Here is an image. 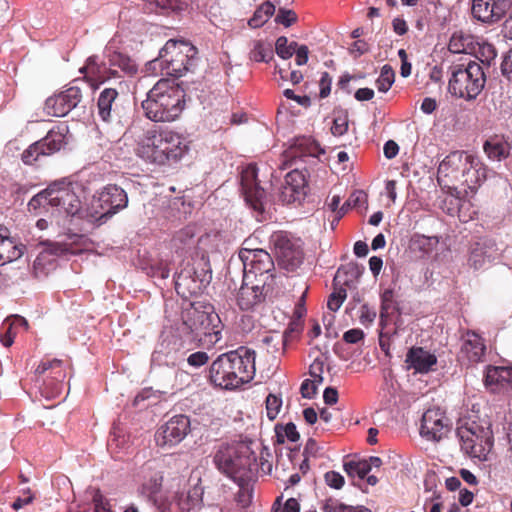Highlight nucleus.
Listing matches in <instances>:
<instances>
[{
  "label": "nucleus",
  "mask_w": 512,
  "mask_h": 512,
  "mask_svg": "<svg viewBox=\"0 0 512 512\" xmlns=\"http://www.w3.org/2000/svg\"><path fill=\"white\" fill-rule=\"evenodd\" d=\"M189 149V141L177 131L152 127L137 140L136 154L146 162L164 166L179 162Z\"/></svg>",
  "instance_id": "1"
},
{
  "label": "nucleus",
  "mask_w": 512,
  "mask_h": 512,
  "mask_svg": "<svg viewBox=\"0 0 512 512\" xmlns=\"http://www.w3.org/2000/svg\"><path fill=\"white\" fill-rule=\"evenodd\" d=\"M141 106L145 116L153 122H175L186 107L185 89L174 79L161 78L148 91Z\"/></svg>",
  "instance_id": "2"
},
{
  "label": "nucleus",
  "mask_w": 512,
  "mask_h": 512,
  "mask_svg": "<svg viewBox=\"0 0 512 512\" xmlns=\"http://www.w3.org/2000/svg\"><path fill=\"white\" fill-rule=\"evenodd\" d=\"M487 169L476 155L454 152L448 155L438 167V181L449 178L459 183L466 191L474 190L486 179Z\"/></svg>",
  "instance_id": "3"
},
{
  "label": "nucleus",
  "mask_w": 512,
  "mask_h": 512,
  "mask_svg": "<svg viewBox=\"0 0 512 512\" xmlns=\"http://www.w3.org/2000/svg\"><path fill=\"white\" fill-rule=\"evenodd\" d=\"M197 55V48L190 42L169 39L152 63L158 64L162 73L179 78L187 72H194L199 61Z\"/></svg>",
  "instance_id": "4"
},
{
  "label": "nucleus",
  "mask_w": 512,
  "mask_h": 512,
  "mask_svg": "<svg viewBox=\"0 0 512 512\" xmlns=\"http://www.w3.org/2000/svg\"><path fill=\"white\" fill-rule=\"evenodd\" d=\"M457 436L461 449L469 456L486 460L494 443L491 423L486 419L467 417L460 420Z\"/></svg>",
  "instance_id": "5"
},
{
  "label": "nucleus",
  "mask_w": 512,
  "mask_h": 512,
  "mask_svg": "<svg viewBox=\"0 0 512 512\" xmlns=\"http://www.w3.org/2000/svg\"><path fill=\"white\" fill-rule=\"evenodd\" d=\"M450 71L448 90L453 96L472 100L483 90L486 77L482 66L476 61L454 64Z\"/></svg>",
  "instance_id": "6"
},
{
  "label": "nucleus",
  "mask_w": 512,
  "mask_h": 512,
  "mask_svg": "<svg viewBox=\"0 0 512 512\" xmlns=\"http://www.w3.org/2000/svg\"><path fill=\"white\" fill-rule=\"evenodd\" d=\"M226 390L237 389L255 376V351L241 346L226 352Z\"/></svg>",
  "instance_id": "7"
},
{
  "label": "nucleus",
  "mask_w": 512,
  "mask_h": 512,
  "mask_svg": "<svg viewBox=\"0 0 512 512\" xmlns=\"http://www.w3.org/2000/svg\"><path fill=\"white\" fill-rule=\"evenodd\" d=\"M41 381V393L46 398H54L62 392L63 380L66 377L64 362L60 359H43L35 370Z\"/></svg>",
  "instance_id": "8"
},
{
  "label": "nucleus",
  "mask_w": 512,
  "mask_h": 512,
  "mask_svg": "<svg viewBox=\"0 0 512 512\" xmlns=\"http://www.w3.org/2000/svg\"><path fill=\"white\" fill-rule=\"evenodd\" d=\"M271 242L279 265L287 271H295L303 262L300 240L293 239L287 232L278 231L271 235Z\"/></svg>",
  "instance_id": "9"
},
{
  "label": "nucleus",
  "mask_w": 512,
  "mask_h": 512,
  "mask_svg": "<svg viewBox=\"0 0 512 512\" xmlns=\"http://www.w3.org/2000/svg\"><path fill=\"white\" fill-rule=\"evenodd\" d=\"M79 79H75L66 89L48 97L44 104V111L49 116L64 117L75 109L83 99L82 88L78 85Z\"/></svg>",
  "instance_id": "10"
},
{
  "label": "nucleus",
  "mask_w": 512,
  "mask_h": 512,
  "mask_svg": "<svg viewBox=\"0 0 512 512\" xmlns=\"http://www.w3.org/2000/svg\"><path fill=\"white\" fill-rule=\"evenodd\" d=\"M143 473L144 482L142 484V493L147 496L161 512L171 511L173 503H167V500L163 499L160 494L164 477L159 463L156 461L146 462L143 466Z\"/></svg>",
  "instance_id": "11"
},
{
  "label": "nucleus",
  "mask_w": 512,
  "mask_h": 512,
  "mask_svg": "<svg viewBox=\"0 0 512 512\" xmlns=\"http://www.w3.org/2000/svg\"><path fill=\"white\" fill-rule=\"evenodd\" d=\"M240 186L246 203L258 214L264 212L265 191L257 179V167L249 164L240 172Z\"/></svg>",
  "instance_id": "12"
},
{
  "label": "nucleus",
  "mask_w": 512,
  "mask_h": 512,
  "mask_svg": "<svg viewBox=\"0 0 512 512\" xmlns=\"http://www.w3.org/2000/svg\"><path fill=\"white\" fill-rule=\"evenodd\" d=\"M210 276L208 272L201 269L199 272L197 268L189 264L184 267L175 278V290L178 295L183 298H188L192 295L201 293L203 288L209 282Z\"/></svg>",
  "instance_id": "13"
},
{
  "label": "nucleus",
  "mask_w": 512,
  "mask_h": 512,
  "mask_svg": "<svg viewBox=\"0 0 512 512\" xmlns=\"http://www.w3.org/2000/svg\"><path fill=\"white\" fill-rule=\"evenodd\" d=\"M50 206L56 207L67 215L81 212V200L75 193L71 183L58 182L50 185Z\"/></svg>",
  "instance_id": "14"
},
{
  "label": "nucleus",
  "mask_w": 512,
  "mask_h": 512,
  "mask_svg": "<svg viewBox=\"0 0 512 512\" xmlns=\"http://www.w3.org/2000/svg\"><path fill=\"white\" fill-rule=\"evenodd\" d=\"M450 421L440 408L426 410L421 419L420 435L428 441L438 442L446 436Z\"/></svg>",
  "instance_id": "15"
},
{
  "label": "nucleus",
  "mask_w": 512,
  "mask_h": 512,
  "mask_svg": "<svg viewBox=\"0 0 512 512\" xmlns=\"http://www.w3.org/2000/svg\"><path fill=\"white\" fill-rule=\"evenodd\" d=\"M189 428L190 421L187 416H174L156 432V444L163 448L175 446L185 438Z\"/></svg>",
  "instance_id": "16"
},
{
  "label": "nucleus",
  "mask_w": 512,
  "mask_h": 512,
  "mask_svg": "<svg viewBox=\"0 0 512 512\" xmlns=\"http://www.w3.org/2000/svg\"><path fill=\"white\" fill-rule=\"evenodd\" d=\"M512 0H472V16L485 24L500 21L511 8Z\"/></svg>",
  "instance_id": "17"
},
{
  "label": "nucleus",
  "mask_w": 512,
  "mask_h": 512,
  "mask_svg": "<svg viewBox=\"0 0 512 512\" xmlns=\"http://www.w3.org/2000/svg\"><path fill=\"white\" fill-rule=\"evenodd\" d=\"M220 320L218 315L213 312L212 306H196L192 304L183 314L184 324L191 332L210 333L216 325L215 321Z\"/></svg>",
  "instance_id": "18"
},
{
  "label": "nucleus",
  "mask_w": 512,
  "mask_h": 512,
  "mask_svg": "<svg viewBox=\"0 0 512 512\" xmlns=\"http://www.w3.org/2000/svg\"><path fill=\"white\" fill-rule=\"evenodd\" d=\"M79 71L93 89L99 88L101 84L111 79L122 77L118 70L109 68L107 62L101 61L97 55L88 57L85 65Z\"/></svg>",
  "instance_id": "19"
},
{
  "label": "nucleus",
  "mask_w": 512,
  "mask_h": 512,
  "mask_svg": "<svg viewBox=\"0 0 512 512\" xmlns=\"http://www.w3.org/2000/svg\"><path fill=\"white\" fill-rule=\"evenodd\" d=\"M226 476L234 484V487H229V490L234 495L235 503L240 508H247L251 504L253 494L248 470L241 468L233 473L231 463L226 459Z\"/></svg>",
  "instance_id": "20"
},
{
  "label": "nucleus",
  "mask_w": 512,
  "mask_h": 512,
  "mask_svg": "<svg viewBox=\"0 0 512 512\" xmlns=\"http://www.w3.org/2000/svg\"><path fill=\"white\" fill-rule=\"evenodd\" d=\"M485 353V341L478 333L468 330L462 335V344L458 356L461 361L478 363L483 361Z\"/></svg>",
  "instance_id": "21"
},
{
  "label": "nucleus",
  "mask_w": 512,
  "mask_h": 512,
  "mask_svg": "<svg viewBox=\"0 0 512 512\" xmlns=\"http://www.w3.org/2000/svg\"><path fill=\"white\" fill-rule=\"evenodd\" d=\"M98 202L103 203L104 210L108 213L110 219L120 210L127 207L128 196L121 187L108 185L98 194Z\"/></svg>",
  "instance_id": "22"
},
{
  "label": "nucleus",
  "mask_w": 512,
  "mask_h": 512,
  "mask_svg": "<svg viewBox=\"0 0 512 512\" xmlns=\"http://www.w3.org/2000/svg\"><path fill=\"white\" fill-rule=\"evenodd\" d=\"M405 363L408 370H414V373L426 374L433 370L437 364V357L422 347H411L407 354Z\"/></svg>",
  "instance_id": "23"
},
{
  "label": "nucleus",
  "mask_w": 512,
  "mask_h": 512,
  "mask_svg": "<svg viewBox=\"0 0 512 512\" xmlns=\"http://www.w3.org/2000/svg\"><path fill=\"white\" fill-rule=\"evenodd\" d=\"M104 57L109 68L116 69L123 76L134 77L138 73V65L128 54L107 46L104 51Z\"/></svg>",
  "instance_id": "24"
},
{
  "label": "nucleus",
  "mask_w": 512,
  "mask_h": 512,
  "mask_svg": "<svg viewBox=\"0 0 512 512\" xmlns=\"http://www.w3.org/2000/svg\"><path fill=\"white\" fill-rule=\"evenodd\" d=\"M306 187V176L296 167L285 176V185L282 190L283 200L288 203L299 200L301 196L305 195Z\"/></svg>",
  "instance_id": "25"
},
{
  "label": "nucleus",
  "mask_w": 512,
  "mask_h": 512,
  "mask_svg": "<svg viewBox=\"0 0 512 512\" xmlns=\"http://www.w3.org/2000/svg\"><path fill=\"white\" fill-rule=\"evenodd\" d=\"M248 266L244 259L243 251L238 255H232L226 266V285L229 290H236L238 284L245 282L248 277Z\"/></svg>",
  "instance_id": "26"
},
{
  "label": "nucleus",
  "mask_w": 512,
  "mask_h": 512,
  "mask_svg": "<svg viewBox=\"0 0 512 512\" xmlns=\"http://www.w3.org/2000/svg\"><path fill=\"white\" fill-rule=\"evenodd\" d=\"M244 259L249 266V273L263 275L269 273L274 268V262L270 254L262 249L248 250L243 249Z\"/></svg>",
  "instance_id": "27"
},
{
  "label": "nucleus",
  "mask_w": 512,
  "mask_h": 512,
  "mask_svg": "<svg viewBox=\"0 0 512 512\" xmlns=\"http://www.w3.org/2000/svg\"><path fill=\"white\" fill-rule=\"evenodd\" d=\"M118 97L119 93L115 88H105L100 92L97 99V113L103 122L110 123L117 116Z\"/></svg>",
  "instance_id": "28"
},
{
  "label": "nucleus",
  "mask_w": 512,
  "mask_h": 512,
  "mask_svg": "<svg viewBox=\"0 0 512 512\" xmlns=\"http://www.w3.org/2000/svg\"><path fill=\"white\" fill-rule=\"evenodd\" d=\"M67 133L68 126L61 124L50 129L45 137L38 140V143L46 156L53 155L66 145Z\"/></svg>",
  "instance_id": "29"
},
{
  "label": "nucleus",
  "mask_w": 512,
  "mask_h": 512,
  "mask_svg": "<svg viewBox=\"0 0 512 512\" xmlns=\"http://www.w3.org/2000/svg\"><path fill=\"white\" fill-rule=\"evenodd\" d=\"M498 255V249L496 248L495 241L491 239L484 240L476 245L471 250L468 263L475 270H478L484 266L486 261H491Z\"/></svg>",
  "instance_id": "30"
},
{
  "label": "nucleus",
  "mask_w": 512,
  "mask_h": 512,
  "mask_svg": "<svg viewBox=\"0 0 512 512\" xmlns=\"http://www.w3.org/2000/svg\"><path fill=\"white\" fill-rule=\"evenodd\" d=\"M320 148L318 144L307 137L297 138L294 144L286 151V157L292 164H296L298 160L304 161V158H316Z\"/></svg>",
  "instance_id": "31"
},
{
  "label": "nucleus",
  "mask_w": 512,
  "mask_h": 512,
  "mask_svg": "<svg viewBox=\"0 0 512 512\" xmlns=\"http://www.w3.org/2000/svg\"><path fill=\"white\" fill-rule=\"evenodd\" d=\"M484 383L491 391H498L512 384V366H488L484 376Z\"/></svg>",
  "instance_id": "32"
},
{
  "label": "nucleus",
  "mask_w": 512,
  "mask_h": 512,
  "mask_svg": "<svg viewBox=\"0 0 512 512\" xmlns=\"http://www.w3.org/2000/svg\"><path fill=\"white\" fill-rule=\"evenodd\" d=\"M263 291L259 285L248 286L246 282L240 284L236 301L240 309L249 310L263 300Z\"/></svg>",
  "instance_id": "33"
},
{
  "label": "nucleus",
  "mask_w": 512,
  "mask_h": 512,
  "mask_svg": "<svg viewBox=\"0 0 512 512\" xmlns=\"http://www.w3.org/2000/svg\"><path fill=\"white\" fill-rule=\"evenodd\" d=\"M483 150L490 160L500 162L509 156L511 146L503 136L493 135L484 142Z\"/></svg>",
  "instance_id": "34"
},
{
  "label": "nucleus",
  "mask_w": 512,
  "mask_h": 512,
  "mask_svg": "<svg viewBox=\"0 0 512 512\" xmlns=\"http://www.w3.org/2000/svg\"><path fill=\"white\" fill-rule=\"evenodd\" d=\"M477 38L463 31L454 32L450 38L448 49L455 54H472L475 52Z\"/></svg>",
  "instance_id": "35"
},
{
  "label": "nucleus",
  "mask_w": 512,
  "mask_h": 512,
  "mask_svg": "<svg viewBox=\"0 0 512 512\" xmlns=\"http://www.w3.org/2000/svg\"><path fill=\"white\" fill-rule=\"evenodd\" d=\"M24 250V245L16 243L0 231V266L19 259Z\"/></svg>",
  "instance_id": "36"
},
{
  "label": "nucleus",
  "mask_w": 512,
  "mask_h": 512,
  "mask_svg": "<svg viewBox=\"0 0 512 512\" xmlns=\"http://www.w3.org/2000/svg\"><path fill=\"white\" fill-rule=\"evenodd\" d=\"M200 495L201 493L199 490L194 488L193 492L189 491L185 498L180 496L173 501H167V503H173L172 510L168 512H174L176 510H179L180 512H194L196 508L200 507Z\"/></svg>",
  "instance_id": "37"
},
{
  "label": "nucleus",
  "mask_w": 512,
  "mask_h": 512,
  "mask_svg": "<svg viewBox=\"0 0 512 512\" xmlns=\"http://www.w3.org/2000/svg\"><path fill=\"white\" fill-rule=\"evenodd\" d=\"M398 337V330L395 326L384 325L381 321V330L379 333V346L385 356L391 358V348Z\"/></svg>",
  "instance_id": "38"
},
{
  "label": "nucleus",
  "mask_w": 512,
  "mask_h": 512,
  "mask_svg": "<svg viewBox=\"0 0 512 512\" xmlns=\"http://www.w3.org/2000/svg\"><path fill=\"white\" fill-rule=\"evenodd\" d=\"M274 12L275 6L270 2H265L256 9L253 16L249 19L248 25L251 28H259L269 20Z\"/></svg>",
  "instance_id": "39"
},
{
  "label": "nucleus",
  "mask_w": 512,
  "mask_h": 512,
  "mask_svg": "<svg viewBox=\"0 0 512 512\" xmlns=\"http://www.w3.org/2000/svg\"><path fill=\"white\" fill-rule=\"evenodd\" d=\"M91 222L98 223L99 225L106 223L109 220L108 213L104 210L103 203L98 202V196H94L83 216Z\"/></svg>",
  "instance_id": "40"
},
{
  "label": "nucleus",
  "mask_w": 512,
  "mask_h": 512,
  "mask_svg": "<svg viewBox=\"0 0 512 512\" xmlns=\"http://www.w3.org/2000/svg\"><path fill=\"white\" fill-rule=\"evenodd\" d=\"M249 58L255 62L268 63L273 59V49L270 43L255 41L249 53Z\"/></svg>",
  "instance_id": "41"
},
{
  "label": "nucleus",
  "mask_w": 512,
  "mask_h": 512,
  "mask_svg": "<svg viewBox=\"0 0 512 512\" xmlns=\"http://www.w3.org/2000/svg\"><path fill=\"white\" fill-rule=\"evenodd\" d=\"M471 55H474L481 63L490 66L494 62L497 52L492 44L477 40L475 52H472Z\"/></svg>",
  "instance_id": "42"
},
{
  "label": "nucleus",
  "mask_w": 512,
  "mask_h": 512,
  "mask_svg": "<svg viewBox=\"0 0 512 512\" xmlns=\"http://www.w3.org/2000/svg\"><path fill=\"white\" fill-rule=\"evenodd\" d=\"M342 269H338L336 276L334 278V291L329 295L327 301V307L331 311H337L347 297L346 289L343 287H336V281L339 278Z\"/></svg>",
  "instance_id": "43"
},
{
  "label": "nucleus",
  "mask_w": 512,
  "mask_h": 512,
  "mask_svg": "<svg viewBox=\"0 0 512 512\" xmlns=\"http://www.w3.org/2000/svg\"><path fill=\"white\" fill-rule=\"evenodd\" d=\"M223 355H219L211 364L209 369V381L216 387L223 389L224 383V364L222 361Z\"/></svg>",
  "instance_id": "44"
},
{
  "label": "nucleus",
  "mask_w": 512,
  "mask_h": 512,
  "mask_svg": "<svg viewBox=\"0 0 512 512\" xmlns=\"http://www.w3.org/2000/svg\"><path fill=\"white\" fill-rule=\"evenodd\" d=\"M344 470L348 476L364 479L371 471V464L367 460L349 461L344 463Z\"/></svg>",
  "instance_id": "45"
},
{
  "label": "nucleus",
  "mask_w": 512,
  "mask_h": 512,
  "mask_svg": "<svg viewBox=\"0 0 512 512\" xmlns=\"http://www.w3.org/2000/svg\"><path fill=\"white\" fill-rule=\"evenodd\" d=\"M42 157H46L38 141L32 143L21 154V160L25 165H35Z\"/></svg>",
  "instance_id": "46"
},
{
  "label": "nucleus",
  "mask_w": 512,
  "mask_h": 512,
  "mask_svg": "<svg viewBox=\"0 0 512 512\" xmlns=\"http://www.w3.org/2000/svg\"><path fill=\"white\" fill-rule=\"evenodd\" d=\"M50 185L34 195L30 201L28 202V210L34 214H39V210L41 208H46V206H50Z\"/></svg>",
  "instance_id": "47"
},
{
  "label": "nucleus",
  "mask_w": 512,
  "mask_h": 512,
  "mask_svg": "<svg viewBox=\"0 0 512 512\" xmlns=\"http://www.w3.org/2000/svg\"><path fill=\"white\" fill-rule=\"evenodd\" d=\"M395 81V72L390 65H384L380 76L376 80L377 89L380 92H387Z\"/></svg>",
  "instance_id": "48"
},
{
  "label": "nucleus",
  "mask_w": 512,
  "mask_h": 512,
  "mask_svg": "<svg viewBox=\"0 0 512 512\" xmlns=\"http://www.w3.org/2000/svg\"><path fill=\"white\" fill-rule=\"evenodd\" d=\"M297 42L292 41L288 43V39L285 36L277 38L275 43V51L277 55L282 59H289L293 56L297 48Z\"/></svg>",
  "instance_id": "49"
},
{
  "label": "nucleus",
  "mask_w": 512,
  "mask_h": 512,
  "mask_svg": "<svg viewBox=\"0 0 512 512\" xmlns=\"http://www.w3.org/2000/svg\"><path fill=\"white\" fill-rule=\"evenodd\" d=\"M276 436L279 443H284L285 439L291 442H296L300 438V435L296 429V425L292 422L287 423L284 426H277Z\"/></svg>",
  "instance_id": "50"
},
{
  "label": "nucleus",
  "mask_w": 512,
  "mask_h": 512,
  "mask_svg": "<svg viewBox=\"0 0 512 512\" xmlns=\"http://www.w3.org/2000/svg\"><path fill=\"white\" fill-rule=\"evenodd\" d=\"M265 403L267 417L269 418V420H274L280 412L282 406V399L274 394H269L266 397Z\"/></svg>",
  "instance_id": "51"
},
{
  "label": "nucleus",
  "mask_w": 512,
  "mask_h": 512,
  "mask_svg": "<svg viewBox=\"0 0 512 512\" xmlns=\"http://www.w3.org/2000/svg\"><path fill=\"white\" fill-rule=\"evenodd\" d=\"M298 20L297 14L290 9L279 8L278 13L275 17V22L282 24L285 27H290L295 24Z\"/></svg>",
  "instance_id": "52"
},
{
  "label": "nucleus",
  "mask_w": 512,
  "mask_h": 512,
  "mask_svg": "<svg viewBox=\"0 0 512 512\" xmlns=\"http://www.w3.org/2000/svg\"><path fill=\"white\" fill-rule=\"evenodd\" d=\"M348 130V115L347 113L336 116L333 120L331 132L334 136H342Z\"/></svg>",
  "instance_id": "53"
},
{
  "label": "nucleus",
  "mask_w": 512,
  "mask_h": 512,
  "mask_svg": "<svg viewBox=\"0 0 512 512\" xmlns=\"http://www.w3.org/2000/svg\"><path fill=\"white\" fill-rule=\"evenodd\" d=\"M324 361L316 358L309 367V374L317 384L323 382Z\"/></svg>",
  "instance_id": "54"
},
{
  "label": "nucleus",
  "mask_w": 512,
  "mask_h": 512,
  "mask_svg": "<svg viewBox=\"0 0 512 512\" xmlns=\"http://www.w3.org/2000/svg\"><path fill=\"white\" fill-rule=\"evenodd\" d=\"M324 478L326 484L334 489L342 488L345 482L343 476L335 471L327 472Z\"/></svg>",
  "instance_id": "55"
},
{
  "label": "nucleus",
  "mask_w": 512,
  "mask_h": 512,
  "mask_svg": "<svg viewBox=\"0 0 512 512\" xmlns=\"http://www.w3.org/2000/svg\"><path fill=\"white\" fill-rule=\"evenodd\" d=\"M365 337V333L360 328L350 329L343 334V340L348 344H356L362 341Z\"/></svg>",
  "instance_id": "56"
},
{
  "label": "nucleus",
  "mask_w": 512,
  "mask_h": 512,
  "mask_svg": "<svg viewBox=\"0 0 512 512\" xmlns=\"http://www.w3.org/2000/svg\"><path fill=\"white\" fill-rule=\"evenodd\" d=\"M323 512H350V505L340 503L338 500L329 499L323 506Z\"/></svg>",
  "instance_id": "57"
},
{
  "label": "nucleus",
  "mask_w": 512,
  "mask_h": 512,
  "mask_svg": "<svg viewBox=\"0 0 512 512\" xmlns=\"http://www.w3.org/2000/svg\"><path fill=\"white\" fill-rule=\"evenodd\" d=\"M209 360V356L206 352H203V351H198V352H195V353H192L188 358H187V362L190 366H193V367H201L203 365H205Z\"/></svg>",
  "instance_id": "58"
},
{
  "label": "nucleus",
  "mask_w": 512,
  "mask_h": 512,
  "mask_svg": "<svg viewBox=\"0 0 512 512\" xmlns=\"http://www.w3.org/2000/svg\"><path fill=\"white\" fill-rule=\"evenodd\" d=\"M300 392L303 398H313L317 392V383L310 379H305L301 384Z\"/></svg>",
  "instance_id": "59"
},
{
  "label": "nucleus",
  "mask_w": 512,
  "mask_h": 512,
  "mask_svg": "<svg viewBox=\"0 0 512 512\" xmlns=\"http://www.w3.org/2000/svg\"><path fill=\"white\" fill-rule=\"evenodd\" d=\"M331 83H332V78L329 75V73L323 72L321 74V78L319 81V86H320L319 96H320V98H326L329 96V94L331 92Z\"/></svg>",
  "instance_id": "60"
},
{
  "label": "nucleus",
  "mask_w": 512,
  "mask_h": 512,
  "mask_svg": "<svg viewBox=\"0 0 512 512\" xmlns=\"http://www.w3.org/2000/svg\"><path fill=\"white\" fill-rule=\"evenodd\" d=\"M153 272V276L160 277L162 279H166L170 275V267L169 263L166 261H160L154 266L151 267Z\"/></svg>",
  "instance_id": "61"
},
{
  "label": "nucleus",
  "mask_w": 512,
  "mask_h": 512,
  "mask_svg": "<svg viewBox=\"0 0 512 512\" xmlns=\"http://www.w3.org/2000/svg\"><path fill=\"white\" fill-rule=\"evenodd\" d=\"M369 50V45L366 41L364 40H357L355 41L351 47L349 48V52L350 54L354 57V58H358L360 57L361 55L365 54L366 52H368Z\"/></svg>",
  "instance_id": "62"
},
{
  "label": "nucleus",
  "mask_w": 512,
  "mask_h": 512,
  "mask_svg": "<svg viewBox=\"0 0 512 512\" xmlns=\"http://www.w3.org/2000/svg\"><path fill=\"white\" fill-rule=\"evenodd\" d=\"M502 74L509 80L512 81V49L504 57L501 63Z\"/></svg>",
  "instance_id": "63"
},
{
  "label": "nucleus",
  "mask_w": 512,
  "mask_h": 512,
  "mask_svg": "<svg viewBox=\"0 0 512 512\" xmlns=\"http://www.w3.org/2000/svg\"><path fill=\"white\" fill-rule=\"evenodd\" d=\"M376 313L369 308L367 304H363L360 308L359 320L362 324H369L374 321Z\"/></svg>",
  "instance_id": "64"
}]
</instances>
